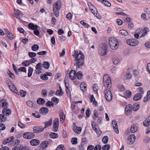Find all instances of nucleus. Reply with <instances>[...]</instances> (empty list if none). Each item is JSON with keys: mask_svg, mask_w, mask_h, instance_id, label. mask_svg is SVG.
I'll list each match as a JSON object with an SVG mask.
<instances>
[{"mask_svg": "<svg viewBox=\"0 0 150 150\" xmlns=\"http://www.w3.org/2000/svg\"><path fill=\"white\" fill-rule=\"evenodd\" d=\"M74 57L76 58V66L77 68H80L84 64V56L82 51H80L79 52L77 50L74 51L73 54Z\"/></svg>", "mask_w": 150, "mask_h": 150, "instance_id": "obj_1", "label": "nucleus"}, {"mask_svg": "<svg viewBox=\"0 0 150 150\" xmlns=\"http://www.w3.org/2000/svg\"><path fill=\"white\" fill-rule=\"evenodd\" d=\"M62 5L61 1H58L54 3L53 5V10L54 15L56 17L59 16V11Z\"/></svg>", "mask_w": 150, "mask_h": 150, "instance_id": "obj_2", "label": "nucleus"}, {"mask_svg": "<svg viewBox=\"0 0 150 150\" xmlns=\"http://www.w3.org/2000/svg\"><path fill=\"white\" fill-rule=\"evenodd\" d=\"M109 42L110 48L113 50H115L118 47V42L117 38L114 37H111L109 39Z\"/></svg>", "mask_w": 150, "mask_h": 150, "instance_id": "obj_3", "label": "nucleus"}, {"mask_svg": "<svg viewBox=\"0 0 150 150\" xmlns=\"http://www.w3.org/2000/svg\"><path fill=\"white\" fill-rule=\"evenodd\" d=\"M103 84L107 88L110 89L111 86V82L109 76L108 74L104 75L103 78Z\"/></svg>", "mask_w": 150, "mask_h": 150, "instance_id": "obj_4", "label": "nucleus"}, {"mask_svg": "<svg viewBox=\"0 0 150 150\" xmlns=\"http://www.w3.org/2000/svg\"><path fill=\"white\" fill-rule=\"evenodd\" d=\"M107 45L105 43H101L98 49V52L100 54L103 56L107 54Z\"/></svg>", "mask_w": 150, "mask_h": 150, "instance_id": "obj_5", "label": "nucleus"}, {"mask_svg": "<svg viewBox=\"0 0 150 150\" xmlns=\"http://www.w3.org/2000/svg\"><path fill=\"white\" fill-rule=\"evenodd\" d=\"M110 89H105L104 91L105 97L107 101H110L112 99V94Z\"/></svg>", "mask_w": 150, "mask_h": 150, "instance_id": "obj_6", "label": "nucleus"}, {"mask_svg": "<svg viewBox=\"0 0 150 150\" xmlns=\"http://www.w3.org/2000/svg\"><path fill=\"white\" fill-rule=\"evenodd\" d=\"M127 44L132 46H135L139 44V41L134 39H128L126 41Z\"/></svg>", "mask_w": 150, "mask_h": 150, "instance_id": "obj_7", "label": "nucleus"}, {"mask_svg": "<svg viewBox=\"0 0 150 150\" xmlns=\"http://www.w3.org/2000/svg\"><path fill=\"white\" fill-rule=\"evenodd\" d=\"M12 150H30V148L27 146L22 144L19 145L14 146Z\"/></svg>", "mask_w": 150, "mask_h": 150, "instance_id": "obj_8", "label": "nucleus"}, {"mask_svg": "<svg viewBox=\"0 0 150 150\" xmlns=\"http://www.w3.org/2000/svg\"><path fill=\"white\" fill-rule=\"evenodd\" d=\"M35 135L33 132H27L23 134L24 138L27 139H31L33 138Z\"/></svg>", "mask_w": 150, "mask_h": 150, "instance_id": "obj_9", "label": "nucleus"}, {"mask_svg": "<svg viewBox=\"0 0 150 150\" xmlns=\"http://www.w3.org/2000/svg\"><path fill=\"white\" fill-rule=\"evenodd\" d=\"M53 126V131L55 132L57 131L59 126V120L58 118L54 120Z\"/></svg>", "mask_w": 150, "mask_h": 150, "instance_id": "obj_10", "label": "nucleus"}, {"mask_svg": "<svg viewBox=\"0 0 150 150\" xmlns=\"http://www.w3.org/2000/svg\"><path fill=\"white\" fill-rule=\"evenodd\" d=\"M132 105L129 104L127 105L125 109V112L127 115H129L132 110Z\"/></svg>", "mask_w": 150, "mask_h": 150, "instance_id": "obj_11", "label": "nucleus"}, {"mask_svg": "<svg viewBox=\"0 0 150 150\" xmlns=\"http://www.w3.org/2000/svg\"><path fill=\"white\" fill-rule=\"evenodd\" d=\"M8 85L11 91L16 93L18 95L19 94V92L17 90L16 87L11 82H10L8 83Z\"/></svg>", "mask_w": 150, "mask_h": 150, "instance_id": "obj_12", "label": "nucleus"}, {"mask_svg": "<svg viewBox=\"0 0 150 150\" xmlns=\"http://www.w3.org/2000/svg\"><path fill=\"white\" fill-rule=\"evenodd\" d=\"M4 31L7 34L8 38L10 40H12L13 39V35L9 30L7 28H4Z\"/></svg>", "mask_w": 150, "mask_h": 150, "instance_id": "obj_13", "label": "nucleus"}, {"mask_svg": "<svg viewBox=\"0 0 150 150\" xmlns=\"http://www.w3.org/2000/svg\"><path fill=\"white\" fill-rule=\"evenodd\" d=\"M76 71L73 70H71L69 73V77L71 80H74L76 77Z\"/></svg>", "mask_w": 150, "mask_h": 150, "instance_id": "obj_14", "label": "nucleus"}, {"mask_svg": "<svg viewBox=\"0 0 150 150\" xmlns=\"http://www.w3.org/2000/svg\"><path fill=\"white\" fill-rule=\"evenodd\" d=\"M2 113L6 116H8L11 113V110L10 109L8 108H3Z\"/></svg>", "mask_w": 150, "mask_h": 150, "instance_id": "obj_15", "label": "nucleus"}, {"mask_svg": "<svg viewBox=\"0 0 150 150\" xmlns=\"http://www.w3.org/2000/svg\"><path fill=\"white\" fill-rule=\"evenodd\" d=\"M33 131L35 133L40 132L43 131L45 129L42 127L40 126L35 127L33 128Z\"/></svg>", "mask_w": 150, "mask_h": 150, "instance_id": "obj_16", "label": "nucleus"}, {"mask_svg": "<svg viewBox=\"0 0 150 150\" xmlns=\"http://www.w3.org/2000/svg\"><path fill=\"white\" fill-rule=\"evenodd\" d=\"M13 16L18 19H20L22 17V14L20 11L16 10L14 12Z\"/></svg>", "mask_w": 150, "mask_h": 150, "instance_id": "obj_17", "label": "nucleus"}, {"mask_svg": "<svg viewBox=\"0 0 150 150\" xmlns=\"http://www.w3.org/2000/svg\"><path fill=\"white\" fill-rule=\"evenodd\" d=\"M136 137L134 134H132L128 137V142L130 144H132L135 141Z\"/></svg>", "mask_w": 150, "mask_h": 150, "instance_id": "obj_18", "label": "nucleus"}, {"mask_svg": "<svg viewBox=\"0 0 150 150\" xmlns=\"http://www.w3.org/2000/svg\"><path fill=\"white\" fill-rule=\"evenodd\" d=\"M40 143L39 140L35 139H32L30 142V144L32 146H35L38 145Z\"/></svg>", "mask_w": 150, "mask_h": 150, "instance_id": "obj_19", "label": "nucleus"}, {"mask_svg": "<svg viewBox=\"0 0 150 150\" xmlns=\"http://www.w3.org/2000/svg\"><path fill=\"white\" fill-rule=\"evenodd\" d=\"M49 142L47 141H45L42 142L40 145L41 149H44L46 148L49 145Z\"/></svg>", "mask_w": 150, "mask_h": 150, "instance_id": "obj_20", "label": "nucleus"}, {"mask_svg": "<svg viewBox=\"0 0 150 150\" xmlns=\"http://www.w3.org/2000/svg\"><path fill=\"white\" fill-rule=\"evenodd\" d=\"M112 124L114 130L117 134H118L119 132L118 127L117 125V122L115 120H113L112 121Z\"/></svg>", "mask_w": 150, "mask_h": 150, "instance_id": "obj_21", "label": "nucleus"}, {"mask_svg": "<svg viewBox=\"0 0 150 150\" xmlns=\"http://www.w3.org/2000/svg\"><path fill=\"white\" fill-rule=\"evenodd\" d=\"M131 92L130 91L128 90L125 92L123 93L122 96L126 98H129L131 97Z\"/></svg>", "mask_w": 150, "mask_h": 150, "instance_id": "obj_22", "label": "nucleus"}, {"mask_svg": "<svg viewBox=\"0 0 150 150\" xmlns=\"http://www.w3.org/2000/svg\"><path fill=\"white\" fill-rule=\"evenodd\" d=\"M48 109L46 107H42L40 110V113L42 115H45L48 112Z\"/></svg>", "mask_w": 150, "mask_h": 150, "instance_id": "obj_23", "label": "nucleus"}, {"mask_svg": "<svg viewBox=\"0 0 150 150\" xmlns=\"http://www.w3.org/2000/svg\"><path fill=\"white\" fill-rule=\"evenodd\" d=\"M73 131L77 134H80L81 131V128L80 127H78L76 126H75L73 128Z\"/></svg>", "mask_w": 150, "mask_h": 150, "instance_id": "obj_24", "label": "nucleus"}, {"mask_svg": "<svg viewBox=\"0 0 150 150\" xmlns=\"http://www.w3.org/2000/svg\"><path fill=\"white\" fill-rule=\"evenodd\" d=\"M138 129L137 125V124H133L131 126V132L132 133H134Z\"/></svg>", "mask_w": 150, "mask_h": 150, "instance_id": "obj_25", "label": "nucleus"}, {"mask_svg": "<svg viewBox=\"0 0 150 150\" xmlns=\"http://www.w3.org/2000/svg\"><path fill=\"white\" fill-rule=\"evenodd\" d=\"M14 138L13 136L9 137L6 139L3 140L2 142V143L4 144H5L8 143H9L12 141Z\"/></svg>", "mask_w": 150, "mask_h": 150, "instance_id": "obj_26", "label": "nucleus"}, {"mask_svg": "<svg viewBox=\"0 0 150 150\" xmlns=\"http://www.w3.org/2000/svg\"><path fill=\"white\" fill-rule=\"evenodd\" d=\"M142 95L141 93H137L136 94L133 98V99L135 101H137L140 100L142 98Z\"/></svg>", "mask_w": 150, "mask_h": 150, "instance_id": "obj_27", "label": "nucleus"}, {"mask_svg": "<svg viewBox=\"0 0 150 150\" xmlns=\"http://www.w3.org/2000/svg\"><path fill=\"white\" fill-rule=\"evenodd\" d=\"M120 35L123 36H126L128 35V32L125 30H121L119 31Z\"/></svg>", "mask_w": 150, "mask_h": 150, "instance_id": "obj_28", "label": "nucleus"}, {"mask_svg": "<svg viewBox=\"0 0 150 150\" xmlns=\"http://www.w3.org/2000/svg\"><path fill=\"white\" fill-rule=\"evenodd\" d=\"M50 136L51 138L55 139L58 138L59 137V135L57 133L52 132L50 133Z\"/></svg>", "mask_w": 150, "mask_h": 150, "instance_id": "obj_29", "label": "nucleus"}, {"mask_svg": "<svg viewBox=\"0 0 150 150\" xmlns=\"http://www.w3.org/2000/svg\"><path fill=\"white\" fill-rule=\"evenodd\" d=\"M37 103L39 105H43L45 103V100L43 98H39L37 100Z\"/></svg>", "mask_w": 150, "mask_h": 150, "instance_id": "obj_30", "label": "nucleus"}, {"mask_svg": "<svg viewBox=\"0 0 150 150\" xmlns=\"http://www.w3.org/2000/svg\"><path fill=\"white\" fill-rule=\"evenodd\" d=\"M59 117L60 122L62 123L64 121L65 118V116L63 112H62L60 113Z\"/></svg>", "mask_w": 150, "mask_h": 150, "instance_id": "obj_31", "label": "nucleus"}, {"mask_svg": "<svg viewBox=\"0 0 150 150\" xmlns=\"http://www.w3.org/2000/svg\"><path fill=\"white\" fill-rule=\"evenodd\" d=\"M28 27L29 28H30L33 30H34L35 29H37L38 26L37 25H35L33 23H30L28 25Z\"/></svg>", "mask_w": 150, "mask_h": 150, "instance_id": "obj_32", "label": "nucleus"}, {"mask_svg": "<svg viewBox=\"0 0 150 150\" xmlns=\"http://www.w3.org/2000/svg\"><path fill=\"white\" fill-rule=\"evenodd\" d=\"M6 115L4 114H0V121L1 122H3L7 120V117L5 116Z\"/></svg>", "mask_w": 150, "mask_h": 150, "instance_id": "obj_33", "label": "nucleus"}, {"mask_svg": "<svg viewBox=\"0 0 150 150\" xmlns=\"http://www.w3.org/2000/svg\"><path fill=\"white\" fill-rule=\"evenodd\" d=\"M50 63L47 62L45 61L43 63L42 66L44 68L46 69H48L50 67Z\"/></svg>", "mask_w": 150, "mask_h": 150, "instance_id": "obj_34", "label": "nucleus"}, {"mask_svg": "<svg viewBox=\"0 0 150 150\" xmlns=\"http://www.w3.org/2000/svg\"><path fill=\"white\" fill-rule=\"evenodd\" d=\"M76 77L78 79L81 80L83 77V73L81 71H78L76 74Z\"/></svg>", "mask_w": 150, "mask_h": 150, "instance_id": "obj_35", "label": "nucleus"}, {"mask_svg": "<svg viewBox=\"0 0 150 150\" xmlns=\"http://www.w3.org/2000/svg\"><path fill=\"white\" fill-rule=\"evenodd\" d=\"M81 89L83 92L87 90V87L83 83H81L80 85Z\"/></svg>", "mask_w": 150, "mask_h": 150, "instance_id": "obj_36", "label": "nucleus"}, {"mask_svg": "<svg viewBox=\"0 0 150 150\" xmlns=\"http://www.w3.org/2000/svg\"><path fill=\"white\" fill-rule=\"evenodd\" d=\"M52 123V120L51 119L50 120L48 121L45 122V126L44 127L45 128L48 127H49L50 125H51Z\"/></svg>", "mask_w": 150, "mask_h": 150, "instance_id": "obj_37", "label": "nucleus"}, {"mask_svg": "<svg viewBox=\"0 0 150 150\" xmlns=\"http://www.w3.org/2000/svg\"><path fill=\"white\" fill-rule=\"evenodd\" d=\"M139 108V105L138 104H135L132 107V110L134 111H137Z\"/></svg>", "mask_w": 150, "mask_h": 150, "instance_id": "obj_38", "label": "nucleus"}, {"mask_svg": "<svg viewBox=\"0 0 150 150\" xmlns=\"http://www.w3.org/2000/svg\"><path fill=\"white\" fill-rule=\"evenodd\" d=\"M17 30L20 33H23L25 36L26 34V32L23 28H17Z\"/></svg>", "mask_w": 150, "mask_h": 150, "instance_id": "obj_39", "label": "nucleus"}, {"mask_svg": "<svg viewBox=\"0 0 150 150\" xmlns=\"http://www.w3.org/2000/svg\"><path fill=\"white\" fill-rule=\"evenodd\" d=\"M67 89H66V92L67 94L69 99H71V92L68 88V87H67Z\"/></svg>", "mask_w": 150, "mask_h": 150, "instance_id": "obj_40", "label": "nucleus"}, {"mask_svg": "<svg viewBox=\"0 0 150 150\" xmlns=\"http://www.w3.org/2000/svg\"><path fill=\"white\" fill-rule=\"evenodd\" d=\"M77 139L76 137H73L71 139V142L73 144H76L77 143Z\"/></svg>", "mask_w": 150, "mask_h": 150, "instance_id": "obj_41", "label": "nucleus"}, {"mask_svg": "<svg viewBox=\"0 0 150 150\" xmlns=\"http://www.w3.org/2000/svg\"><path fill=\"white\" fill-rule=\"evenodd\" d=\"M33 71V69L31 67H30L28 70V77H30L32 74Z\"/></svg>", "mask_w": 150, "mask_h": 150, "instance_id": "obj_42", "label": "nucleus"}, {"mask_svg": "<svg viewBox=\"0 0 150 150\" xmlns=\"http://www.w3.org/2000/svg\"><path fill=\"white\" fill-rule=\"evenodd\" d=\"M108 138L107 136H105L102 139V141L103 143L105 144H106L108 141Z\"/></svg>", "mask_w": 150, "mask_h": 150, "instance_id": "obj_43", "label": "nucleus"}, {"mask_svg": "<svg viewBox=\"0 0 150 150\" xmlns=\"http://www.w3.org/2000/svg\"><path fill=\"white\" fill-rule=\"evenodd\" d=\"M39 47L37 45H33L31 47L32 50L33 51H36L39 49Z\"/></svg>", "mask_w": 150, "mask_h": 150, "instance_id": "obj_44", "label": "nucleus"}, {"mask_svg": "<svg viewBox=\"0 0 150 150\" xmlns=\"http://www.w3.org/2000/svg\"><path fill=\"white\" fill-rule=\"evenodd\" d=\"M110 148V146L109 144H106L103 146L102 149L103 150H109Z\"/></svg>", "mask_w": 150, "mask_h": 150, "instance_id": "obj_45", "label": "nucleus"}, {"mask_svg": "<svg viewBox=\"0 0 150 150\" xmlns=\"http://www.w3.org/2000/svg\"><path fill=\"white\" fill-rule=\"evenodd\" d=\"M133 75L136 78H138L139 76V74L138 71L137 70L134 69L133 71Z\"/></svg>", "mask_w": 150, "mask_h": 150, "instance_id": "obj_46", "label": "nucleus"}, {"mask_svg": "<svg viewBox=\"0 0 150 150\" xmlns=\"http://www.w3.org/2000/svg\"><path fill=\"white\" fill-rule=\"evenodd\" d=\"M102 3L105 6L109 7L111 6V3L108 1L104 0Z\"/></svg>", "mask_w": 150, "mask_h": 150, "instance_id": "obj_47", "label": "nucleus"}, {"mask_svg": "<svg viewBox=\"0 0 150 150\" xmlns=\"http://www.w3.org/2000/svg\"><path fill=\"white\" fill-rule=\"evenodd\" d=\"M55 150H64V146L63 145H59Z\"/></svg>", "mask_w": 150, "mask_h": 150, "instance_id": "obj_48", "label": "nucleus"}, {"mask_svg": "<svg viewBox=\"0 0 150 150\" xmlns=\"http://www.w3.org/2000/svg\"><path fill=\"white\" fill-rule=\"evenodd\" d=\"M59 89L60 90H58L57 91L56 93L59 96H62L63 94V92L62 89L61 87H60Z\"/></svg>", "mask_w": 150, "mask_h": 150, "instance_id": "obj_49", "label": "nucleus"}, {"mask_svg": "<svg viewBox=\"0 0 150 150\" xmlns=\"http://www.w3.org/2000/svg\"><path fill=\"white\" fill-rule=\"evenodd\" d=\"M120 61L119 59L117 57H114L113 59V63L115 64H117Z\"/></svg>", "mask_w": 150, "mask_h": 150, "instance_id": "obj_50", "label": "nucleus"}, {"mask_svg": "<svg viewBox=\"0 0 150 150\" xmlns=\"http://www.w3.org/2000/svg\"><path fill=\"white\" fill-rule=\"evenodd\" d=\"M19 94H20L22 97H24L26 94V92L23 90H21L19 92Z\"/></svg>", "mask_w": 150, "mask_h": 150, "instance_id": "obj_51", "label": "nucleus"}, {"mask_svg": "<svg viewBox=\"0 0 150 150\" xmlns=\"http://www.w3.org/2000/svg\"><path fill=\"white\" fill-rule=\"evenodd\" d=\"M1 103L2 104V107L3 108H6L8 107V104L7 102L6 101H1Z\"/></svg>", "mask_w": 150, "mask_h": 150, "instance_id": "obj_52", "label": "nucleus"}, {"mask_svg": "<svg viewBox=\"0 0 150 150\" xmlns=\"http://www.w3.org/2000/svg\"><path fill=\"white\" fill-rule=\"evenodd\" d=\"M46 106L47 107H53L54 106V104L52 103V102L48 101L46 103Z\"/></svg>", "mask_w": 150, "mask_h": 150, "instance_id": "obj_53", "label": "nucleus"}, {"mask_svg": "<svg viewBox=\"0 0 150 150\" xmlns=\"http://www.w3.org/2000/svg\"><path fill=\"white\" fill-rule=\"evenodd\" d=\"M52 101L53 102L56 103V104H57L59 102V100L58 98H57L56 97H53L52 98Z\"/></svg>", "mask_w": 150, "mask_h": 150, "instance_id": "obj_54", "label": "nucleus"}, {"mask_svg": "<svg viewBox=\"0 0 150 150\" xmlns=\"http://www.w3.org/2000/svg\"><path fill=\"white\" fill-rule=\"evenodd\" d=\"M27 105L29 107L32 108L33 107V103L30 100H28L26 102Z\"/></svg>", "mask_w": 150, "mask_h": 150, "instance_id": "obj_55", "label": "nucleus"}, {"mask_svg": "<svg viewBox=\"0 0 150 150\" xmlns=\"http://www.w3.org/2000/svg\"><path fill=\"white\" fill-rule=\"evenodd\" d=\"M84 144H83L82 143H81L78 146L79 150H84L85 149L84 146Z\"/></svg>", "mask_w": 150, "mask_h": 150, "instance_id": "obj_56", "label": "nucleus"}, {"mask_svg": "<svg viewBox=\"0 0 150 150\" xmlns=\"http://www.w3.org/2000/svg\"><path fill=\"white\" fill-rule=\"evenodd\" d=\"M30 64V63L29 60H26L25 61L23 62L22 63V65L23 66L27 67Z\"/></svg>", "mask_w": 150, "mask_h": 150, "instance_id": "obj_57", "label": "nucleus"}, {"mask_svg": "<svg viewBox=\"0 0 150 150\" xmlns=\"http://www.w3.org/2000/svg\"><path fill=\"white\" fill-rule=\"evenodd\" d=\"M42 94L44 97H46L47 96V91L46 89H42Z\"/></svg>", "mask_w": 150, "mask_h": 150, "instance_id": "obj_58", "label": "nucleus"}, {"mask_svg": "<svg viewBox=\"0 0 150 150\" xmlns=\"http://www.w3.org/2000/svg\"><path fill=\"white\" fill-rule=\"evenodd\" d=\"M36 53L33 52H29L28 53V55L31 58L34 57L36 56Z\"/></svg>", "mask_w": 150, "mask_h": 150, "instance_id": "obj_59", "label": "nucleus"}, {"mask_svg": "<svg viewBox=\"0 0 150 150\" xmlns=\"http://www.w3.org/2000/svg\"><path fill=\"white\" fill-rule=\"evenodd\" d=\"M102 148L101 146L99 144H97L94 147V150H101Z\"/></svg>", "mask_w": 150, "mask_h": 150, "instance_id": "obj_60", "label": "nucleus"}, {"mask_svg": "<svg viewBox=\"0 0 150 150\" xmlns=\"http://www.w3.org/2000/svg\"><path fill=\"white\" fill-rule=\"evenodd\" d=\"M18 125L22 129L24 128L25 127V125L22 123L21 122L19 121L18 123Z\"/></svg>", "mask_w": 150, "mask_h": 150, "instance_id": "obj_61", "label": "nucleus"}, {"mask_svg": "<svg viewBox=\"0 0 150 150\" xmlns=\"http://www.w3.org/2000/svg\"><path fill=\"white\" fill-rule=\"evenodd\" d=\"M80 23L86 28H88L89 25L88 23L84 22L83 21H80Z\"/></svg>", "mask_w": 150, "mask_h": 150, "instance_id": "obj_62", "label": "nucleus"}, {"mask_svg": "<svg viewBox=\"0 0 150 150\" xmlns=\"http://www.w3.org/2000/svg\"><path fill=\"white\" fill-rule=\"evenodd\" d=\"M35 67L36 69L40 70L42 68V63L40 62L39 63L36 65Z\"/></svg>", "mask_w": 150, "mask_h": 150, "instance_id": "obj_63", "label": "nucleus"}, {"mask_svg": "<svg viewBox=\"0 0 150 150\" xmlns=\"http://www.w3.org/2000/svg\"><path fill=\"white\" fill-rule=\"evenodd\" d=\"M26 68L25 67H21L18 69V71H21L24 72H26Z\"/></svg>", "mask_w": 150, "mask_h": 150, "instance_id": "obj_64", "label": "nucleus"}]
</instances>
